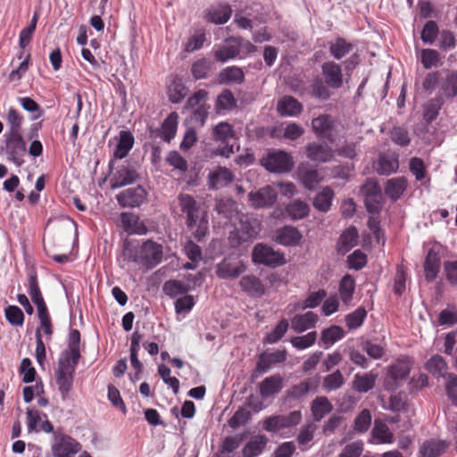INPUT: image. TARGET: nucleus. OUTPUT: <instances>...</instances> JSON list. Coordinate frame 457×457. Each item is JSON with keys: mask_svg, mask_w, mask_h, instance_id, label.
Masks as SVG:
<instances>
[{"mask_svg": "<svg viewBox=\"0 0 457 457\" xmlns=\"http://www.w3.org/2000/svg\"><path fill=\"white\" fill-rule=\"evenodd\" d=\"M162 245L152 239H147L141 245L129 239L123 242L121 259L124 262L137 263L146 270H152L162 262Z\"/></svg>", "mask_w": 457, "mask_h": 457, "instance_id": "f257e3e1", "label": "nucleus"}, {"mask_svg": "<svg viewBox=\"0 0 457 457\" xmlns=\"http://www.w3.org/2000/svg\"><path fill=\"white\" fill-rule=\"evenodd\" d=\"M178 201L181 212L187 216V227L198 241L202 240L208 231V220L200 216L199 204L188 194H179Z\"/></svg>", "mask_w": 457, "mask_h": 457, "instance_id": "f03ea898", "label": "nucleus"}, {"mask_svg": "<svg viewBox=\"0 0 457 457\" xmlns=\"http://www.w3.org/2000/svg\"><path fill=\"white\" fill-rule=\"evenodd\" d=\"M413 361L408 357L397 360L396 363L390 365L385 378V388L394 391L401 386L409 376Z\"/></svg>", "mask_w": 457, "mask_h": 457, "instance_id": "7ed1b4c3", "label": "nucleus"}, {"mask_svg": "<svg viewBox=\"0 0 457 457\" xmlns=\"http://www.w3.org/2000/svg\"><path fill=\"white\" fill-rule=\"evenodd\" d=\"M76 366L77 364L71 361V357H62L58 361L55 377L62 400L68 397L72 388Z\"/></svg>", "mask_w": 457, "mask_h": 457, "instance_id": "20e7f679", "label": "nucleus"}, {"mask_svg": "<svg viewBox=\"0 0 457 457\" xmlns=\"http://www.w3.org/2000/svg\"><path fill=\"white\" fill-rule=\"evenodd\" d=\"M302 413L300 411H293L287 415H271L262 420V428L270 433H281L300 424Z\"/></svg>", "mask_w": 457, "mask_h": 457, "instance_id": "39448f33", "label": "nucleus"}, {"mask_svg": "<svg viewBox=\"0 0 457 457\" xmlns=\"http://www.w3.org/2000/svg\"><path fill=\"white\" fill-rule=\"evenodd\" d=\"M262 165L270 172L286 173L294 167V161L291 154L285 151L271 150L262 158Z\"/></svg>", "mask_w": 457, "mask_h": 457, "instance_id": "423d86ee", "label": "nucleus"}, {"mask_svg": "<svg viewBox=\"0 0 457 457\" xmlns=\"http://www.w3.org/2000/svg\"><path fill=\"white\" fill-rule=\"evenodd\" d=\"M443 246L438 243L432 244L427 251L424 262V277L427 282H433L441 270Z\"/></svg>", "mask_w": 457, "mask_h": 457, "instance_id": "0eeeda50", "label": "nucleus"}, {"mask_svg": "<svg viewBox=\"0 0 457 457\" xmlns=\"http://www.w3.org/2000/svg\"><path fill=\"white\" fill-rule=\"evenodd\" d=\"M246 269L244 261L236 256H228L217 263L215 273L221 279H235L245 273Z\"/></svg>", "mask_w": 457, "mask_h": 457, "instance_id": "6e6552de", "label": "nucleus"}, {"mask_svg": "<svg viewBox=\"0 0 457 457\" xmlns=\"http://www.w3.org/2000/svg\"><path fill=\"white\" fill-rule=\"evenodd\" d=\"M252 260L254 263L270 267H278L286 262L283 253L263 244H257L254 246L252 253Z\"/></svg>", "mask_w": 457, "mask_h": 457, "instance_id": "1a4fd4ad", "label": "nucleus"}, {"mask_svg": "<svg viewBox=\"0 0 457 457\" xmlns=\"http://www.w3.org/2000/svg\"><path fill=\"white\" fill-rule=\"evenodd\" d=\"M81 449V445L71 436L57 432L54 437L52 453L54 457H72Z\"/></svg>", "mask_w": 457, "mask_h": 457, "instance_id": "9d476101", "label": "nucleus"}, {"mask_svg": "<svg viewBox=\"0 0 457 457\" xmlns=\"http://www.w3.org/2000/svg\"><path fill=\"white\" fill-rule=\"evenodd\" d=\"M5 154L15 165L21 166L26 154V143L21 133H8L5 139Z\"/></svg>", "mask_w": 457, "mask_h": 457, "instance_id": "9b49d317", "label": "nucleus"}, {"mask_svg": "<svg viewBox=\"0 0 457 457\" xmlns=\"http://www.w3.org/2000/svg\"><path fill=\"white\" fill-rule=\"evenodd\" d=\"M212 137L215 141L226 144L224 146H219L216 149L217 154L228 158L234 153L233 145L228 144V141L235 137L232 125L225 121L218 123L212 129Z\"/></svg>", "mask_w": 457, "mask_h": 457, "instance_id": "f8f14e48", "label": "nucleus"}, {"mask_svg": "<svg viewBox=\"0 0 457 457\" xmlns=\"http://www.w3.org/2000/svg\"><path fill=\"white\" fill-rule=\"evenodd\" d=\"M261 229V223L257 219L244 217L240 220L239 227L235 229L231 236L232 240L237 237V244L241 245L244 242L254 239Z\"/></svg>", "mask_w": 457, "mask_h": 457, "instance_id": "ddd939ff", "label": "nucleus"}, {"mask_svg": "<svg viewBox=\"0 0 457 457\" xmlns=\"http://www.w3.org/2000/svg\"><path fill=\"white\" fill-rule=\"evenodd\" d=\"M287 357V353L286 349L276 350L272 353H262L258 357L253 377H257V374L268 372L272 366L285 362Z\"/></svg>", "mask_w": 457, "mask_h": 457, "instance_id": "4468645a", "label": "nucleus"}, {"mask_svg": "<svg viewBox=\"0 0 457 457\" xmlns=\"http://www.w3.org/2000/svg\"><path fill=\"white\" fill-rule=\"evenodd\" d=\"M146 195L145 189L141 186H137L120 192L116 195V200L123 208H134L140 206L145 202Z\"/></svg>", "mask_w": 457, "mask_h": 457, "instance_id": "2eb2a0df", "label": "nucleus"}, {"mask_svg": "<svg viewBox=\"0 0 457 457\" xmlns=\"http://www.w3.org/2000/svg\"><path fill=\"white\" fill-rule=\"evenodd\" d=\"M321 74L326 85L330 88L338 89L344 84L342 67L334 61L325 62L321 65Z\"/></svg>", "mask_w": 457, "mask_h": 457, "instance_id": "dca6fc26", "label": "nucleus"}, {"mask_svg": "<svg viewBox=\"0 0 457 457\" xmlns=\"http://www.w3.org/2000/svg\"><path fill=\"white\" fill-rule=\"evenodd\" d=\"M277 197L276 190L269 185L248 194L249 202L255 209L272 206L276 203Z\"/></svg>", "mask_w": 457, "mask_h": 457, "instance_id": "f3484780", "label": "nucleus"}, {"mask_svg": "<svg viewBox=\"0 0 457 457\" xmlns=\"http://www.w3.org/2000/svg\"><path fill=\"white\" fill-rule=\"evenodd\" d=\"M26 414L29 432L44 431L45 433H52L54 431V426L47 420L46 414L33 408H28Z\"/></svg>", "mask_w": 457, "mask_h": 457, "instance_id": "a211bd4d", "label": "nucleus"}, {"mask_svg": "<svg viewBox=\"0 0 457 457\" xmlns=\"http://www.w3.org/2000/svg\"><path fill=\"white\" fill-rule=\"evenodd\" d=\"M119 136L118 144L108 164L110 170H113L114 161L125 158L134 145L135 138L130 131L121 130L120 131Z\"/></svg>", "mask_w": 457, "mask_h": 457, "instance_id": "6ab92c4d", "label": "nucleus"}, {"mask_svg": "<svg viewBox=\"0 0 457 457\" xmlns=\"http://www.w3.org/2000/svg\"><path fill=\"white\" fill-rule=\"evenodd\" d=\"M239 287L250 298H261L266 292L262 280L253 274L243 276L239 280Z\"/></svg>", "mask_w": 457, "mask_h": 457, "instance_id": "aec40b11", "label": "nucleus"}, {"mask_svg": "<svg viewBox=\"0 0 457 457\" xmlns=\"http://www.w3.org/2000/svg\"><path fill=\"white\" fill-rule=\"evenodd\" d=\"M284 387V378L280 374H274L265 378L257 385L259 394L262 399H268L279 394Z\"/></svg>", "mask_w": 457, "mask_h": 457, "instance_id": "412c9836", "label": "nucleus"}, {"mask_svg": "<svg viewBox=\"0 0 457 457\" xmlns=\"http://www.w3.org/2000/svg\"><path fill=\"white\" fill-rule=\"evenodd\" d=\"M138 179V173L130 165H121L118 167L110 180L112 189L119 188L134 183Z\"/></svg>", "mask_w": 457, "mask_h": 457, "instance_id": "4be33fe9", "label": "nucleus"}, {"mask_svg": "<svg viewBox=\"0 0 457 457\" xmlns=\"http://www.w3.org/2000/svg\"><path fill=\"white\" fill-rule=\"evenodd\" d=\"M234 173L226 167L218 166L208 175V186L211 189H220L234 180Z\"/></svg>", "mask_w": 457, "mask_h": 457, "instance_id": "5701e85b", "label": "nucleus"}, {"mask_svg": "<svg viewBox=\"0 0 457 457\" xmlns=\"http://www.w3.org/2000/svg\"><path fill=\"white\" fill-rule=\"evenodd\" d=\"M334 126L335 120L331 116L323 114L312 120V127L314 133L322 138H326L330 142L334 140Z\"/></svg>", "mask_w": 457, "mask_h": 457, "instance_id": "b1692460", "label": "nucleus"}, {"mask_svg": "<svg viewBox=\"0 0 457 457\" xmlns=\"http://www.w3.org/2000/svg\"><path fill=\"white\" fill-rule=\"evenodd\" d=\"M232 9L228 4L211 6L204 12V19L213 24H225L231 17Z\"/></svg>", "mask_w": 457, "mask_h": 457, "instance_id": "393cba45", "label": "nucleus"}, {"mask_svg": "<svg viewBox=\"0 0 457 457\" xmlns=\"http://www.w3.org/2000/svg\"><path fill=\"white\" fill-rule=\"evenodd\" d=\"M228 44L220 46L214 51V56L218 62H225L228 60L236 58L240 53V37H231L228 39Z\"/></svg>", "mask_w": 457, "mask_h": 457, "instance_id": "a878e982", "label": "nucleus"}, {"mask_svg": "<svg viewBox=\"0 0 457 457\" xmlns=\"http://www.w3.org/2000/svg\"><path fill=\"white\" fill-rule=\"evenodd\" d=\"M120 221L123 229L129 235L137 234L145 235L147 228L139 217L132 212H122L120 214Z\"/></svg>", "mask_w": 457, "mask_h": 457, "instance_id": "bb28decb", "label": "nucleus"}, {"mask_svg": "<svg viewBox=\"0 0 457 457\" xmlns=\"http://www.w3.org/2000/svg\"><path fill=\"white\" fill-rule=\"evenodd\" d=\"M306 154L314 162H327L334 157L333 150L326 144L312 143L306 147Z\"/></svg>", "mask_w": 457, "mask_h": 457, "instance_id": "cd10ccee", "label": "nucleus"}, {"mask_svg": "<svg viewBox=\"0 0 457 457\" xmlns=\"http://www.w3.org/2000/svg\"><path fill=\"white\" fill-rule=\"evenodd\" d=\"M277 110L280 116H298L303 112V105L294 96H286L278 100Z\"/></svg>", "mask_w": 457, "mask_h": 457, "instance_id": "c85d7f7f", "label": "nucleus"}, {"mask_svg": "<svg viewBox=\"0 0 457 457\" xmlns=\"http://www.w3.org/2000/svg\"><path fill=\"white\" fill-rule=\"evenodd\" d=\"M319 317L313 312L295 315L291 320V328L296 333H302L315 327Z\"/></svg>", "mask_w": 457, "mask_h": 457, "instance_id": "c756f323", "label": "nucleus"}, {"mask_svg": "<svg viewBox=\"0 0 457 457\" xmlns=\"http://www.w3.org/2000/svg\"><path fill=\"white\" fill-rule=\"evenodd\" d=\"M377 379L378 373L373 371L357 373L353 379V389L358 393H367L375 387Z\"/></svg>", "mask_w": 457, "mask_h": 457, "instance_id": "7c9ffc66", "label": "nucleus"}, {"mask_svg": "<svg viewBox=\"0 0 457 457\" xmlns=\"http://www.w3.org/2000/svg\"><path fill=\"white\" fill-rule=\"evenodd\" d=\"M302 235L296 228L285 226L277 231L276 241L286 246H294L300 243Z\"/></svg>", "mask_w": 457, "mask_h": 457, "instance_id": "2f4dec72", "label": "nucleus"}, {"mask_svg": "<svg viewBox=\"0 0 457 457\" xmlns=\"http://www.w3.org/2000/svg\"><path fill=\"white\" fill-rule=\"evenodd\" d=\"M439 92L442 98L457 97V71H448L445 78L442 77Z\"/></svg>", "mask_w": 457, "mask_h": 457, "instance_id": "473e14b6", "label": "nucleus"}, {"mask_svg": "<svg viewBox=\"0 0 457 457\" xmlns=\"http://www.w3.org/2000/svg\"><path fill=\"white\" fill-rule=\"evenodd\" d=\"M355 290V280L350 274H345L339 282L338 293L342 303L348 306Z\"/></svg>", "mask_w": 457, "mask_h": 457, "instance_id": "72a5a7b5", "label": "nucleus"}, {"mask_svg": "<svg viewBox=\"0 0 457 457\" xmlns=\"http://www.w3.org/2000/svg\"><path fill=\"white\" fill-rule=\"evenodd\" d=\"M353 48V45L341 37H337L335 40L328 43L329 54L336 60H341L345 57Z\"/></svg>", "mask_w": 457, "mask_h": 457, "instance_id": "f704fd0d", "label": "nucleus"}, {"mask_svg": "<svg viewBox=\"0 0 457 457\" xmlns=\"http://www.w3.org/2000/svg\"><path fill=\"white\" fill-rule=\"evenodd\" d=\"M359 234L355 227H350L340 236L337 248L338 251L345 253L354 247L358 243Z\"/></svg>", "mask_w": 457, "mask_h": 457, "instance_id": "c9c22d12", "label": "nucleus"}, {"mask_svg": "<svg viewBox=\"0 0 457 457\" xmlns=\"http://www.w3.org/2000/svg\"><path fill=\"white\" fill-rule=\"evenodd\" d=\"M345 337V331L340 326L332 325L321 332L320 345L328 349Z\"/></svg>", "mask_w": 457, "mask_h": 457, "instance_id": "e433bc0d", "label": "nucleus"}, {"mask_svg": "<svg viewBox=\"0 0 457 457\" xmlns=\"http://www.w3.org/2000/svg\"><path fill=\"white\" fill-rule=\"evenodd\" d=\"M407 187V179L404 177H398L389 179L385 187L386 195L393 201L398 200Z\"/></svg>", "mask_w": 457, "mask_h": 457, "instance_id": "4c0bfd02", "label": "nucleus"}, {"mask_svg": "<svg viewBox=\"0 0 457 457\" xmlns=\"http://www.w3.org/2000/svg\"><path fill=\"white\" fill-rule=\"evenodd\" d=\"M447 446V444L443 440H427L420 448V453L422 457H439L445 452Z\"/></svg>", "mask_w": 457, "mask_h": 457, "instance_id": "58836bf2", "label": "nucleus"}, {"mask_svg": "<svg viewBox=\"0 0 457 457\" xmlns=\"http://www.w3.org/2000/svg\"><path fill=\"white\" fill-rule=\"evenodd\" d=\"M179 115L177 112H170L162 121L160 131L162 133V141L170 143L176 136Z\"/></svg>", "mask_w": 457, "mask_h": 457, "instance_id": "ea45409f", "label": "nucleus"}, {"mask_svg": "<svg viewBox=\"0 0 457 457\" xmlns=\"http://www.w3.org/2000/svg\"><path fill=\"white\" fill-rule=\"evenodd\" d=\"M268 439L264 435H259L252 438L243 448L244 457H256L262 453Z\"/></svg>", "mask_w": 457, "mask_h": 457, "instance_id": "a19ab883", "label": "nucleus"}, {"mask_svg": "<svg viewBox=\"0 0 457 457\" xmlns=\"http://www.w3.org/2000/svg\"><path fill=\"white\" fill-rule=\"evenodd\" d=\"M334 198V192L329 187H325L317 194L313 200V207L322 212L329 211Z\"/></svg>", "mask_w": 457, "mask_h": 457, "instance_id": "79ce46f5", "label": "nucleus"}, {"mask_svg": "<svg viewBox=\"0 0 457 457\" xmlns=\"http://www.w3.org/2000/svg\"><path fill=\"white\" fill-rule=\"evenodd\" d=\"M69 353L63 357H71L74 364H78L80 358V333L78 329H71L68 340Z\"/></svg>", "mask_w": 457, "mask_h": 457, "instance_id": "37998d69", "label": "nucleus"}, {"mask_svg": "<svg viewBox=\"0 0 457 457\" xmlns=\"http://www.w3.org/2000/svg\"><path fill=\"white\" fill-rule=\"evenodd\" d=\"M444 104V99L441 96L431 98L424 105L423 119L427 123L434 121Z\"/></svg>", "mask_w": 457, "mask_h": 457, "instance_id": "c03bdc74", "label": "nucleus"}, {"mask_svg": "<svg viewBox=\"0 0 457 457\" xmlns=\"http://www.w3.org/2000/svg\"><path fill=\"white\" fill-rule=\"evenodd\" d=\"M187 88L179 78H175L168 86V96L171 103H180L187 96Z\"/></svg>", "mask_w": 457, "mask_h": 457, "instance_id": "a18cd8bd", "label": "nucleus"}, {"mask_svg": "<svg viewBox=\"0 0 457 457\" xmlns=\"http://www.w3.org/2000/svg\"><path fill=\"white\" fill-rule=\"evenodd\" d=\"M332 404L325 396L317 397L312 404V412L315 421L321 420L332 411Z\"/></svg>", "mask_w": 457, "mask_h": 457, "instance_id": "49530a36", "label": "nucleus"}, {"mask_svg": "<svg viewBox=\"0 0 457 457\" xmlns=\"http://www.w3.org/2000/svg\"><path fill=\"white\" fill-rule=\"evenodd\" d=\"M399 167L397 155H382L378 159L377 171L381 175H389L395 172Z\"/></svg>", "mask_w": 457, "mask_h": 457, "instance_id": "de8ad7c7", "label": "nucleus"}, {"mask_svg": "<svg viewBox=\"0 0 457 457\" xmlns=\"http://www.w3.org/2000/svg\"><path fill=\"white\" fill-rule=\"evenodd\" d=\"M286 212L292 220H301L308 216L310 207L302 200H295L287 204Z\"/></svg>", "mask_w": 457, "mask_h": 457, "instance_id": "09e8293b", "label": "nucleus"}, {"mask_svg": "<svg viewBox=\"0 0 457 457\" xmlns=\"http://www.w3.org/2000/svg\"><path fill=\"white\" fill-rule=\"evenodd\" d=\"M220 79L222 83L242 84L245 80V73L237 66H229L221 71Z\"/></svg>", "mask_w": 457, "mask_h": 457, "instance_id": "8fccbe9b", "label": "nucleus"}, {"mask_svg": "<svg viewBox=\"0 0 457 457\" xmlns=\"http://www.w3.org/2000/svg\"><path fill=\"white\" fill-rule=\"evenodd\" d=\"M419 59L424 69L429 70L441 65V56L438 51L431 48L422 49Z\"/></svg>", "mask_w": 457, "mask_h": 457, "instance_id": "3c124183", "label": "nucleus"}, {"mask_svg": "<svg viewBox=\"0 0 457 457\" xmlns=\"http://www.w3.org/2000/svg\"><path fill=\"white\" fill-rule=\"evenodd\" d=\"M28 292L34 303L44 301L35 270H30L28 273Z\"/></svg>", "mask_w": 457, "mask_h": 457, "instance_id": "603ef678", "label": "nucleus"}, {"mask_svg": "<svg viewBox=\"0 0 457 457\" xmlns=\"http://www.w3.org/2000/svg\"><path fill=\"white\" fill-rule=\"evenodd\" d=\"M426 369L435 377H443L446 372L447 364L442 356L436 354L427 361Z\"/></svg>", "mask_w": 457, "mask_h": 457, "instance_id": "864d4df0", "label": "nucleus"}, {"mask_svg": "<svg viewBox=\"0 0 457 457\" xmlns=\"http://www.w3.org/2000/svg\"><path fill=\"white\" fill-rule=\"evenodd\" d=\"M237 106V101L233 93L228 90H223L218 96L216 101V109L218 112L229 111Z\"/></svg>", "mask_w": 457, "mask_h": 457, "instance_id": "5fc2aeb1", "label": "nucleus"}, {"mask_svg": "<svg viewBox=\"0 0 457 457\" xmlns=\"http://www.w3.org/2000/svg\"><path fill=\"white\" fill-rule=\"evenodd\" d=\"M188 290L189 286L180 280L170 279L166 281L163 285V292L170 297L186 294Z\"/></svg>", "mask_w": 457, "mask_h": 457, "instance_id": "6e6d98bb", "label": "nucleus"}, {"mask_svg": "<svg viewBox=\"0 0 457 457\" xmlns=\"http://www.w3.org/2000/svg\"><path fill=\"white\" fill-rule=\"evenodd\" d=\"M288 327V321L286 319H282L277 326L266 335L264 342L268 344L278 342L287 333Z\"/></svg>", "mask_w": 457, "mask_h": 457, "instance_id": "4d7b16f0", "label": "nucleus"}, {"mask_svg": "<svg viewBox=\"0 0 457 457\" xmlns=\"http://www.w3.org/2000/svg\"><path fill=\"white\" fill-rule=\"evenodd\" d=\"M366 316H367L366 310L363 307H359L352 313L346 315V317H345L346 326L350 329L358 328L362 325Z\"/></svg>", "mask_w": 457, "mask_h": 457, "instance_id": "13d9d810", "label": "nucleus"}, {"mask_svg": "<svg viewBox=\"0 0 457 457\" xmlns=\"http://www.w3.org/2000/svg\"><path fill=\"white\" fill-rule=\"evenodd\" d=\"M345 379L339 370L326 376L323 379V387L327 391H333L340 388L344 385Z\"/></svg>", "mask_w": 457, "mask_h": 457, "instance_id": "bf43d9fd", "label": "nucleus"}, {"mask_svg": "<svg viewBox=\"0 0 457 457\" xmlns=\"http://www.w3.org/2000/svg\"><path fill=\"white\" fill-rule=\"evenodd\" d=\"M317 339V332L312 331L301 337H294L290 339L294 347L303 350L313 345Z\"/></svg>", "mask_w": 457, "mask_h": 457, "instance_id": "052dcab7", "label": "nucleus"}, {"mask_svg": "<svg viewBox=\"0 0 457 457\" xmlns=\"http://www.w3.org/2000/svg\"><path fill=\"white\" fill-rule=\"evenodd\" d=\"M251 412L245 408H239L235 414L228 420V424L231 428H237L245 425L251 420Z\"/></svg>", "mask_w": 457, "mask_h": 457, "instance_id": "680f3d73", "label": "nucleus"}, {"mask_svg": "<svg viewBox=\"0 0 457 457\" xmlns=\"http://www.w3.org/2000/svg\"><path fill=\"white\" fill-rule=\"evenodd\" d=\"M442 80V73L439 71H429L426 74L422 81V87L425 91L432 92L439 88Z\"/></svg>", "mask_w": 457, "mask_h": 457, "instance_id": "e2e57ef3", "label": "nucleus"}, {"mask_svg": "<svg viewBox=\"0 0 457 457\" xmlns=\"http://www.w3.org/2000/svg\"><path fill=\"white\" fill-rule=\"evenodd\" d=\"M6 120L10 126V130L8 133H21L23 117L16 109L11 107L8 110L6 114Z\"/></svg>", "mask_w": 457, "mask_h": 457, "instance_id": "0e129e2a", "label": "nucleus"}, {"mask_svg": "<svg viewBox=\"0 0 457 457\" xmlns=\"http://www.w3.org/2000/svg\"><path fill=\"white\" fill-rule=\"evenodd\" d=\"M5 318L13 326H21L24 322V314L16 305H9L4 310Z\"/></svg>", "mask_w": 457, "mask_h": 457, "instance_id": "69168bd1", "label": "nucleus"}, {"mask_svg": "<svg viewBox=\"0 0 457 457\" xmlns=\"http://www.w3.org/2000/svg\"><path fill=\"white\" fill-rule=\"evenodd\" d=\"M371 424V414L368 409H363L354 420V430L359 433L366 432Z\"/></svg>", "mask_w": 457, "mask_h": 457, "instance_id": "338daca9", "label": "nucleus"}, {"mask_svg": "<svg viewBox=\"0 0 457 457\" xmlns=\"http://www.w3.org/2000/svg\"><path fill=\"white\" fill-rule=\"evenodd\" d=\"M211 69V62L206 59L195 61L191 67V72L195 79H204Z\"/></svg>", "mask_w": 457, "mask_h": 457, "instance_id": "774afa93", "label": "nucleus"}]
</instances>
